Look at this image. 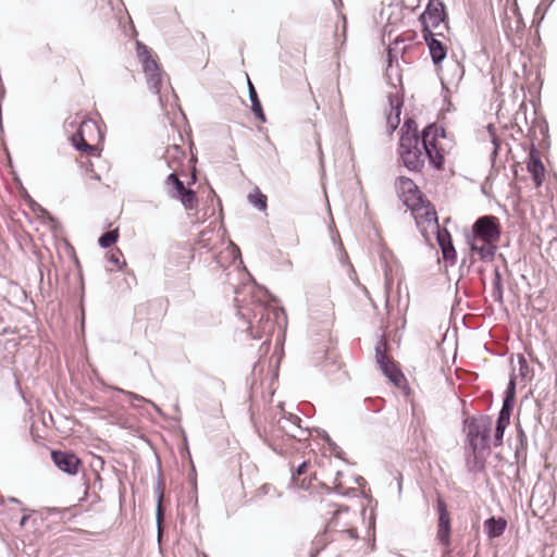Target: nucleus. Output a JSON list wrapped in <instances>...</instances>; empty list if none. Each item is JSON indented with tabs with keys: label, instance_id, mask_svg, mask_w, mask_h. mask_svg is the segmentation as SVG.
I'll list each match as a JSON object with an SVG mask.
<instances>
[{
	"label": "nucleus",
	"instance_id": "f257e3e1",
	"mask_svg": "<svg viewBox=\"0 0 557 557\" xmlns=\"http://www.w3.org/2000/svg\"><path fill=\"white\" fill-rule=\"evenodd\" d=\"M493 424V418L488 414H474L462 419V429L466 433L465 463L469 473L485 472L492 447L498 448L504 444V436L500 444H495V430L492 435Z\"/></svg>",
	"mask_w": 557,
	"mask_h": 557
},
{
	"label": "nucleus",
	"instance_id": "f03ea898",
	"mask_svg": "<svg viewBox=\"0 0 557 557\" xmlns=\"http://www.w3.org/2000/svg\"><path fill=\"white\" fill-rule=\"evenodd\" d=\"M237 308V315L246 324V333L252 339H261L265 336L261 347H265V351L271 345V335L273 334L280 318L286 320V313L283 307H272L262 300H253L246 305H240L238 298L234 299Z\"/></svg>",
	"mask_w": 557,
	"mask_h": 557
},
{
	"label": "nucleus",
	"instance_id": "7ed1b4c3",
	"mask_svg": "<svg viewBox=\"0 0 557 557\" xmlns=\"http://www.w3.org/2000/svg\"><path fill=\"white\" fill-rule=\"evenodd\" d=\"M184 154V151L177 145H173L166 149L164 160L173 172L168 175L165 186L168 194L172 198L178 199L185 209H194V207L197 206V196L191 188L185 186V183L180 180L176 173Z\"/></svg>",
	"mask_w": 557,
	"mask_h": 557
},
{
	"label": "nucleus",
	"instance_id": "20e7f679",
	"mask_svg": "<svg viewBox=\"0 0 557 557\" xmlns=\"http://www.w3.org/2000/svg\"><path fill=\"white\" fill-rule=\"evenodd\" d=\"M187 219L191 224H200L210 220L209 224L198 233L196 245L199 250L203 249L206 253H209L224 238L226 230L223 225V211H218V215H215V211H212L210 215H208V211L187 212Z\"/></svg>",
	"mask_w": 557,
	"mask_h": 557
},
{
	"label": "nucleus",
	"instance_id": "39448f33",
	"mask_svg": "<svg viewBox=\"0 0 557 557\" xmlns=\"http://www.w3.org/2000/svg\"><path fill=\"white\" fill-rule=\"evenodd\" d=\"M137 57L143 65V71L147 78V85L151 92L159 95V101L163 106V97L161 95V85L163 82L162 70L157 60L151 55V51L141 41L136 42Z\"/></svg>",
	"mask_w": 557,
	"mask_h": 557
},
{
	"label": "nucleus",
	"instance_id": "423d86ee",
	"mask_svg": "<svg viewBox=\"0 0 557 557\" xmlns=\"http://www.w3.org/2000/svg\"><path fill=\"white\" fill-rule=\"evenodd\" d=\"M422 218L428 226H431L432 233L435 235L443 260L449 265H455L457 263V250L454 246L451 234L446 228L441 227L437 211H424Z\"/></svg>",
	"mask_w": 557,
	"mask_h": 557
},
{
	"label": "nucleus",
	"instance_id": "0eeeda50",
	"mask_svg": "<svg viewBox=\"0 0 557 557\" xmlns=\"http://www.w3.org/2000/svg\"><path fill=\"white\" fill-rule=\"evenodd\" d=\"M386 344L384 333H382L374 346L375 361L383 375L396 387L401 388L407 385V380L398 367L397 362L385 352Z\"/></svg>",
	"mask_w": 557,
	"mask_h": 557
},
{
	"label": "nucleus",
	"instance_id": "6e6552de",
	"mask_svg": "<svg viewBox=\"0 0 557 557\" xmlns=\"http://www.w3.org/2000/svg\"><path fill=\"white\" fill-rule=\"evenodd\" d=\"M516 376L511 374L506 389L504 391L502 407L495 421V444L502 443V436L505 435V432L510 424V418L516 403Z\"/></svg>",
	"mask_w": 557,
	"mask_h": 557
},
{
	"label": "nucleus",
	"instance_id": "1a4fd4ad",
	"mask_svg": "<svg viewBox=\"0 0 557 557\" xmlns=\"http://www.w3.org/2000/svg\"><path fill=\"white\" fill-rule=\"evenodd\" d=\"M502 227L499 220L494 215H482L472 224L471 234L467 235V240L480 242H499Z\"/></svg>",
	"mask_w": 557,
	"mask_h": 557
},
{
	"label": "nucleus",
	"instance_id": "9d476101",
	"mask_svg": "<svg viewBox=\"0 0 557 557\" xmlns=\"http://www.w3.org/2000/svg\"><path fill=\"white\" fill-rule=\"evenodd\" d=\"M421 146L424 151V159L428 158L429 164L435 170H442L445 158L437 147V126L435 123L428 124L421 131Z\"/></svg>",
	"mask_w": 557,
	"mask_h": 557
},
{
	"label": "nucleus",
	"instance_id": "9b49d317",
	"mask_svg": "<svg viewBox=\"0 0 557 557\" xmlns=\"http://www.w3.org/2000/svg\"><path fill=\"white\" fill-rule=\"evenodd\" d=\"M399 198L406 209H434L433 205L419 190L411 178L399 177L397 181Z\"/></svg>",
	"mask_w": 557,
	"mask_h": 557
},
{
	"label": "nucleus",
	"instance_id": "f8f14e48",
	"mask_svg": "<svg viewBox=\"0 0 557 557\" xmlns=\"http://www.w3.org/2000/svg\"><path fill=\"white\" fill-rule=\"evenodd\" d=\"M448 20L446 5L442 0H429L424 11L419 15L421 32L428 26L431 30Z\"/></svg>",
	"mask_w": 557,
	"mask_h": 557
},
{
	"label": "nucleus",
	"instance_id": "ddd939ff",
	"mask_svg": "<svg viewBox=\"0 0 557 557\" xmlns=\"http://www.w3.org/2000/svg\"><path fill=\"white\" fill-rule=\"evenodd\" d=\"M419 141H410V145L399 143V158L410 172H420L424 168V151Z\"/></svg>",
	"mask_w": 557,
	"mask_h": 557
},
{
	"label": "nucleus",
	"instance_id": "4468645a",
	"mask_svg": "<svg viewBox=\"0 0 557 557\" xmlns=\"http://www.w3.org/2000/svg\"><path fill=\"white\" fill-rule=\"evenodd\" d=\"M436 510L438 513L436 540L444 547L451 545V518L447 504L442 495H437Z\"/></svg>",
	"mask_w": 557,
	"mask_h": 557
},
{
	"label": "nucleus",
	"instance_id": "2eb2a0df",
	"mask_svg": "<svg viewBox=\"0 0 557 557\" xmlns=\"http://www.w3.org/2000/svg\"><path fill=\"white\" fill-rule=\"evenodd\" d=\"M422 38L426 45L431 61L435 67H441L443 61L447 57V46L437 37L443 36L442 33H434L428 26L421 32Z\"/></svg>",
	"mask_w": 557,
	"mask_h": 557
},
{
	"label": "nucleus",
	"instance_id": "dca6fc26",
	"mask_svg": "<svg viewBox=\"0 0 557 557\" xmlns=\"http://www.w3.org/2000/svg\"><path fill=\"white\" fill-rule=\"evenodd\" d=\"M51 460L54 466L69 475H76L82 467V460L77 455L70 450H51Z\"/></svg>",
	"mask_w": 557,
	"mask_h": 557
},
{
	"label": "nucleus",
	"instance_id": "f3484780",
	"mask_svg": "<svg viewBox=\"0 0 557 557\" xmlns=\"http://www.w3.org/2000/svg\"><path fill=\"white\" fill-rule=\"evenodd\" d=\"M91 120L81 122L79 128L71 136L72 146L79 152L91 157H100V149L97 145L89 144L84 136L85 128H96Z\"/></svg>",
	"mask_w": 557,
	"mask_h": 557
},
{
	"label": "nucleus",
	"instance_id": "a211bd4d",
	"mask_svg": "<svg viewBox=\"0 0 557 557\" xmlns=\"http://www.w3.org/2000/svg\"><path fill=\"white\" fill-rule=\"evenodd\" d=\"M17 212L18 211H9L10 218L13 219ZM21 212L27 219H30V214H34L40 221L41 225L48 227V230L52 233V236L54 238H59V237L63 236L64 228L62 226V223L54 215H52L50 211H21Z\"/></svg>",
	"mask_w": 557,
	"mask_h": 557
},
{
	"label": "nucleus",
	"instance_id": "6ab92c4d",
	"mask_svg": "<svg viewBox=\"0 0 557 557\" xmlns=\"http://www.w3.org/2000/svg\"><path fill=\"white\" fill-rule=\"evenodd\" d=\"M528 172L531 174L533 182L536 185H541L545 175V168L541 160L540 152L535 146V144H531L528 162H527Z\"/></svg>",
	"mask_w": 557,
	"mask_h": 557
},
{
	"label": "nucleus",
	"instance_id": "aec40b11",
	"mask_svg": "<svg viewBox=\"0 0 557 557\" xmlns=\"http://www.w3.org/2000/svg\"><path fill=\"white\" fill-rule=\"evenodd\" d=\"M239 258H240L239 248L234 243L230 242L227 247L223 251H220L219 253L211 255L210 265L212 263H214L215 267H213L212 270L221 268V269H223V271H225L230 263L235 262Z\"/></svg>",
	"mask_w": 557,
	"mask_h": 557
},
{
	"label": "nucleus",
	"instance_id": "412c9836",
	"mask_svg": "<svg viewBox=\"0 0 557 557\" xmlns=\"http://www.w3.org/2000/svg\"><path fill=\"white\" fill-rule=\"evenodd\" d=\"M388 102L391 106V113L386 117L387 129L389 134H393L400 123V114L404 106L403 94L396 92V95H388Z\"/></svg>",
	"mask_w": 557,
	"mask_h": 557
},
{
	"label": "nucleus",
	"instance_id": "4be33fe9",
	"mask_svg": "<svg viewBox=\"0 0 557 557\" xmlns=\"http://www.w3.org/2000/svg\"><path fill=\"white\" fill-rule=\"evenodd\" d=\"M480 240H467V244L469 246V250L471 253H476L481 261L483 262H491L493 261L496 251L498 249L497 243L498 242H481L482 244L479 245Z\"/></svg>",
	"mask_w": 557,
	"mask_h": 557
},
{
	"label": "nucleus",
	"instance_id": "5701e85b",
	"mask_svg": "<svg viewBox=\"0 0 557 557\" xmlns=\"http://www.w3.org/2000/svg\"><path fill=\"white\" fill-rule=\"evenodd\" d=\"M508 522L503 516H491L483 522V530L488 540L500 537L506 529Z\"/></svg>",
	"mask_w": 557,
	"mask_h": 557
},
{
	"label": "nucleus",
	"instance_id": "b1692460",
	"mask_svg": "<svg viewBox=\"0 0 557 557\" xmlns=\"http://www.w3.org/2000/svg\"><path fill=\"white\" fill-rule=\"evenodd\" d=\"M516 432H517V445L515 448V459L516 463H527V449H528V437L525 433V429L520 419H518L516 423Z\"/></svg>",
	"mask_w": 557,
	"mask_h": 557
},
{
	"label": "nucleus",
	"instance_id": "393cba45",
	"mask_svg": "<svg viewBox=\"0 0 557 557\" xmlns=\"http://www.w3.org/2000/svg\"><path fill=\"white\" fill-rule=\"evenodd\" d=\"M542 409L543 404L540 398H536L534 401V409L532 410V414L528 418H524V429H528L532 436L535 437L542 428Z\"/></svg>",
	"mask_w": 557,
	"mask_h": 557
},
{
	"label": "nucleus",
	"instance_id": "a878e982",
	"mask_svg": "<svg viewBox=\"0 0 557 557\" xmlns=\"http://www.w3.org/2000/svg\"><path fill=\"white\" fill-rule=\"evenodd\" d=\"M421 143V132H418V124L412 117H406L400 128L399 143L410 145V141Z\"/></svg>",
	"mask_w": 557,
	"mask_h": 557
},
{
	"label": "nucleus",
	"instance_id": "bb28decb",
	"mask_svg": "<svg viewBox=\"0 0 557 557\" xmlns=\"http://www.w3.org/2000/svg\"><path fill=\"white\" fill-rule=\"evenodd\" d=\"M494 277H493V290H492V297L494 301L498 304L504 302V290H503V277L502 273L499 271L498 265L494 268L493 271Z\"/></svg>",
	"mask_w": 557,
	"mask_h": 557
},
{
	"label": "nucleus",
	"instance_id": "cd10ccee",
	"mask_svg": "<svg viewBox=\"0 0 557 557\" xmlns=\"http://www.w3.org/2000/svg\"><path fill=\"white\" fill-rule=\"evenodd\" d=\"M120 238L119 227L110 228L109 231L102 233L98 238V245L102 249L111 248L113 245L117 243Z\"/></svg>",
	"mask_w": 557,
	"mask_h": 557
},
{
	"label": "nucleus",
	"instance_id": "c85d7f7f",
	"mask_svg": "<svg viewBox=\"0 0 557 557\" xmlns=\"http://www.w3.org/2000/svg\"><path fill=\"white\" fill-rule=\"evenodd\" d=\"M418 212L419 211H410V218L414 220L416 225L424 240L430 243L431 235H434V233H432L431 226H428V224L424 222V219L422 218L423 214H418Z\"/></svg>",
	"mask_w": 557,
	"mask_h": 557
},
{
	"label": "nucleus",
	"instance_id": "c756f323",
	"mask_svg": "<svg viewBox=\"0 0 557 557\" xmlns=\"http://www.w3.org/2000/svg\"><path fill=\"white\" fill-rule=\"evenodd\" d=\"M248 201L257 209L268 208V197L260 190L259 187H255L252 191L248 194Z\"/></svg>",
	"mask_w": 557,
	"mask_h": 557
},
{
	"label": "nucleus",
	"instance_id": "7c9ffc66",
	"mask_svg": "<svg viewBox=\"0 0 557 557\" xmlns=\"http://www.w3.org/2000/svg\"><path fill=\"white\" fill-rule=\"evenodd\" d=\"M249 100L251 103V113L258 120L260 123H265L267 117L262 108V103L259 99L258 92H253L251 96H249Z\"/></svg>",
	"mask_w": 557,
	"mask_h": 557
},
{
	"label": "nucleus",
	"instance_id": "2f4dec72",
	"mask_svg": "<svg viewBox=\"0 0 557 557\" xmlns=\"http://www.w3.org/2000/svg\"><path fill=\"white\" fill-rule=\"evenodd\" d=\"M110 388L116 393L125 395L129 399V403L132 404V406H134V404H133L134 401H147L154 406V404L152 401L147 400L144 396L138 395L134 392L125 391V389H123L121 387H116V386H110Z\"/></svg>",
	"mask_w": 557,
	"mask_h": 557
},
{
	"label": "nucleus",
	"instance_id": "473e14b6",
	"mask_svg": "<svg viewBox=\"0 0 557 557\" xmlns=\"http://www.w3.org/2000/svg\"><path fill=\"white\" fill-rule=\"evenodd\" d=\"M120 257H123V255L119 248H115L114 250H110L107 253L108 261L121 270L124 265H126V262L124 260L121 261Z\"/></svg>",
	"mask_w": 557,
	"mask_h": 557
},
{
	"label": "nucleus",
	"instance_id": "72a5a7b5",
	"mask_svg": "<svg viewBox=\"0 0 557 557\" xmlns=\"http://www.w3.org/2000/svg\"><path fill=\"white\" fill-rule=\"evenodd\" d=\"M487 131L488 133L492 135V144H493V151L491 153V158L492 160L494 161V159L496 158L497 153H498V150H499V147H500V141L499 139L496 137L495 135V128L492 124H488L487 126Z\"/></svg>",
	"mask_w": 557,
	"mask_h": 557
},
{
	"label": "nucleus",
	"instance_id": "f704fd0d",
	"mask_svg": "<svg viewBox=\"0 0 557 557\" xmlns=\"http://www.w3.org/2000/svg\"><path fill=\"white\" fill-rule=\"evenodd\" d=\"M331 506L336 507V509L332 512V517L326 524V529L336 523V520L342 512H347L349 510V507L346 505L337 506L335 504H331Z\"/></svg>",
	"mask_w": 557,
	"mask_h": 557
},
{
	"label": "nucleus",
	"instance_id": "c9c22d12",
	"mask_svg": "<svg viewBox=\"0 0 557 557\" xmlns=\"http://www.w3.org/2000/svg\"><path fill=\"white\" fill-rule=\"evenodd\" d=\"M165 518V508L162 506V503H157L156 506V520L158 528V537H160L161 532V521Z\"/></svg>",
	"mask_w": 557,
	"mask_h": 557
},
{
	"label": "nucleus",
	"instance_id": "e433bc0d",
	"mask_svg": "<svg viewBox=\"0 0 557 557\" xmlns=\"http://www.w3.org/2000/svg\"><path fill=\"white\" fill-rule=\"evenodd\" d=\"M518 364H519V375L521 377H525L529 373L530 368H529L527 358L522 354L518 355Z\"/></svg>",
	"mask_w": 557,
	"mask_h": 557
},
{
	"label": "nucleus",
	"instance_id": "4c0bfd02",
	"mask_svg": "<svg viewBox=\"0 0 557 557\" xmlns=\"http://www.w3.org/2000/svg\"><path fill=\"white\" fill-rule=\"evenodd\" d=\"M327 449L335 456V458L346 461L345 451L334 441L327 445Z\"/></svg>",
	"mask_w": 557,
	"mask_h": 557
},
{
	"label": "nucleus",
	"instance_id": "58836bf2",
	"mask_svg": "<svg viewBox=\"0 0 557 557\" xmlns=\"http://www.w3.org/2000/svg\"><path fill=\"white\" fill-rule=\"evenodd\" d=\"M74 508H75V506L61 508V512H58L60 521L63 523L71 521L72 518H74L76 516V513H71Z\"/></svg>",
	"mask_w": 557,
	"mask_h": 557
},
{
	"label": "nucleus",
	"instance_id": "ea45409f",
	"mask_svg": "<svg viewBox=\"0 0 557 557\" xmlns=\"http://www.w3.org/2000/svg\"><path fill=\"white\" fill-rule=\"evenodd\" d=\"M160 472H161V469L159 467L158 468V479H157V483L154 486L157 503H162V499H163L162 480L160 476Z\"/></svg>",
	"mask_w": 557,
	"mask_h": 557
},
{
	"label": "nucleus",
	"instance_id": "a19ab883",
	"mask_svg": "<svg viewBox=\"0 0 557 557\" xmlns=\"http://www.w3.org/2000/svg\"><path fill=\"white\" fill-rule=\"evenodd\" d=\"M308 467H309V461L305 460L301 463H299L297 466V468L292 472V480L296 481L297 476L305 474L308 470Z\"/></svg>",
	"mask_w": 557,
	"mask_h": 557
},
{
	"label": "nucleus",
	"instance_id": "79ce46f5",
	"mask_svg": "<svg viewBox=\"0 0 557 557\" xmlns=\"http://www.w3.org/2000/svg\"><path fill=\"white\" fill-rule=\"evenodd\" d=\"M58 512H61V508L59 507H44L40 510H37V513H40L41 519H45L52 515H58Z\"/></svg>",
	"mask_w": 557,
	"mask_h": 557
},
{
	"label": "nucleus",
	"instance_id": "37998d69",
	"mask_svg": "<svg viewBox=\"0 0 557 557\" xmlns=\"http://www.w3.org/2000/svg\"><path fill=\"white\" fill-rule=\"evenodd\" d=\"M339 488H341V486L335 485L333 488H331V487H326V491H327L329 493H331V492H335L336 494H339V495H342V496H355V495H356V493H357V490H356V488H354V487H349V488H347L345 492H341V490H339Z\"/></svg>",
	"mask_w": 557,
	"mask_h": 557
},
{
	"label": "nucleus",
	"instance_id": "c03bdc74",
	"mask_svg": "<svg viewBox=\"0 0 557 557\" xmlns=\"http://www.w3.org/2000/svg\"><path fill=\"white\" fill-rule=\"evenodd\" d=\"M327 213H329V218H330L329 230H330V233H331L333 242L336 243V237L339 238V234H338V232L336 231V227H335V222H334V218H333V214H332V210H329Z\"/></svg>",
	"mask_w": 557,
	"mask_h": 557
},
{
	"label": "nucleus",
	"instance_id": "a18cd8bd",
	"mask_svg": "<svg viewBox=\"0 0 557 557\" xmlns=\"http://www.w3.org/2000/svg\"><path fill=\"white\" fill-rule=\"evenodd\" d=\"M23 516L20 520V527L23 528L27 521L30 519L32 515L37 513V510L35 509H28V508H22Z\"/></svg>",
	"mask_w": 557,
	"mask_h": 557
},
{
	"label": "nucleus",
	"instance_id": "49530a36",
	"mask_svg": "<svg viewBox=\"0 0 557 557\" xmlns=\"http://www.w3.org/2000/svg\"><path fill=\"white\" fill-rule=\"evenodd\" d=\"M392 75H393V66H392V62H391V50L388 49V65L386 69V76L388 77L389 84L394 88H396V84L393 82Z\"/></svg>",
	"mask_w": 557,
	"mask_h": 557
},
{
	"label": "nucleus",
	"instance_id": "de8ad7c7",
	"mask_svg": "<svg viewBox=\"0 0 557 557\" xmlns=\"http://www.w3.org/2000/svg\"><path fill=\"white\" fill-rule=\"evenodd\" d=\"M317 432L326 445H329L333 441L325 430L318 429Z\"/></svg>",
	"mask_w": 557,
	"mask_h": 557
},
{
	"label": "nucleus",
	"instance_id": "09e8293b",
	"mask_svg": "<svg viewBox=\"0 0 557 557\" xmlns=\"http://www.w3.org/2000/svg\"><path fill=\"white\" fill-rule=\"evenodd\" d=\"M78 534H81L85 540H90L94 535H96L95 532L84 530V529H76L75 530Z\"/></svg>",
	"mask_w": 557,
	"mask_h": 557
},
{
	"label": "nucleus",
	"instance_id": "8fccbe9b",
	"mask_svg": "<svg viewBox=\"0 0 557 557\" xmlns=\"http://www.w3.org/2000/svg\"><path fill=\"white\" fill-rule=\"evenodd\" d=\"M65 248L71 258L75 257V255H76L75 248L67 240H65Z\"/></svg>",
	"mask_w": 557,
	"mask_h": 557
},
{
	"label": "nucleus",
	"instance_id": "3c124183",
	"mask_svg": "<svg viewBox=\"0 0 557 557\" xmlns=\"http://www.w3.org/2000/svg\"><path fill=\"white\" fill-rule=\"evenodd\" d=\"M247 87H248V97L251 96L253 92H257L252 82L250 81L249 76H247Z\"/></svg>",
	"mask_w": 557,
	"mask_h": 557
},
{
	"label": "nucleus",
	"instance_id": "603ef678",
	"mask_svg": "<svg viewBox=\"0 0 557 557\" xmlns=\"http://www.w3.org/2000/svg\"><path fill=\"white\" fill-rule=\"evenodd\" d=\"M247 87H248V97L251 96L253 92H257L252 82L250 81L249 76H247Z\"/></svg>",
	"mask_w": 557,
	"mask_h": 557
},
{
	"label": "nucleus",
	"instance_id": "864d4df0",
	"mask_svg": "<svg viewBox=\"0 0 557 557\" xmlns=\"http://www.w3.org/2000/svg\"><path fill=\"white\" fill-rule=\"evenodd\" d=\"M396 480H397L398 493L400 494L403 491V475L400 472H398Z\"/></svg>",
	"mask_w": 557,
	"mask_h": 557
},
{
	"label": "nucleus",
	"instance_id": "5fc2aeb1",
	"mask_svg": "<svg viewBox=\"0 0 557 557\" xmlns=\"http://www.w3.org/2000/svg\"><path fill=\"white\" fill-rule=\"evenodd\" d=\"M29 206H30V209H39V210L45 209L44 207L38 205L35 200H33L30 197H29Z\"/></svg>",
	"mask_w": 557,
	"mask_h": 557
},
{
	"label": "nucleus",
	"instance_id": "6e6d98bb",
	"mask_svg": "<svg viewBox=\"0 0 557 557\" xmlns=\"http://www.w3.org/2000/svg\"><path fill=\"white\" fill-rule=\"evenodd\" d=\"M476 272L480 275L482 283L485 284V278H484L485 269L483 267H479L476 269Z\"/></svg>",
	"mask_w": 557,
	"mask_h": 557
},
{
	"label": "nucleus",
	"instance_id": "4d7b16f0",
	"mask_svg": "<svg viewBox=\"0 0 557 557\" xmlns=\"http://www.w3.org/2000/svg\"><path fill=\"white\" fill-rule=\"evenodd\" d=\"M73 262L75 263L77 270H81V262L78 257L75 255V257H72Z\"/></svg>",
	"mask_w": 557,
	"mask_h": 557
},
{
	"label": "nucleus",
	"instance_id": "13d9d810",
	"mask_svg": "<svg viewBox=\"0 0 557 557\" xmlns=\"http://www.w3.org/2000/svg\"><path fill=\"white\" fill-rule=\"evenodd\" d=\"M395 77L400 86V88L403 89V85H401V75L398 73V71L396 70L395 71Z\"/></svg>",
	"mask_w": 557,
	"mask_h": 557
},
{
	"label": "nucleus",
	"instance_id": "bf43d9fd",
	"mask_svg": "<svg viewBox=\"0 0 557 557\" xmlns=\"http://www.w3.org/2000/svg\"><path fill=\"white\" fill-rule=\"evenodd\" d=\"M196 181H197V175H196V172L194 171L190 174V181L188 182V184H194V183H196Z\"/></svg>",
	"mask_w": 557,
	"mask_h": 557
},
{
	"label": "nucleus",
	"instance_id": "052dcab7",
	"mask_svg": "<svg viewBox=\"0 0 557 557\" xmlns=\"http://www.w3.org/2000/svg\"><path fill=\"white\" fill-rule=\"evenodd\" d=\"M355 482L358 484V485H361L364 483V479L360 475L356 476L355 478Z\"/></svg>",
	"mask_w": 557,
	"mask_h": 557
},
{
	"label": "nucleus",
	"instance_id": "680f3d73",
	"mask_svg": "<svg viewBox=\"0 0 557 557\" xmlns=\"http://www.w3.org/2000/svg\"><path fill=\"white\" fill-rule=\"evenodd\" d=\"M8 500L13 504H22V502L16 497H9Z\"/></svg>",
	"mask_w": 557,
	"mask_h": 557
},
{
	"label": "nucleus",
	"instance_id": "e2e57ef3",
	"mask_svg": "<svg viewBox=\"0 0 557 557\" xmlns=\"http://www.w3.org/2000/svg\"><path fill=\"white\" fill-rule=\"evenodd\" d=\"M264 294L267 297H269L272 301H276V298L270 294V292L268 289L264 288Z\"/></svg>",
	"mask_w": 557,
	"mask_h": 557
},
{
	"label": "nucleus",
	"instance_id": "0e129e2a",
	"mask_svg": "<svg viewBox=\"0 0 557 557\" xmlns=\"http://www.w3.org/2000/svg\"><path fill=\"white\" fill-rule=\"evenodd\" d=\"M445 134H446V133H445V129H444V128H441V129H438V128H437V138H438V137H443V138H444V137H445Z\"/></svg>",
	"mask_w": 557,
	"mask_h": 557
},
{
	"label": "nucleus",
	"instance_id": "69168bd1",
	"mask_svg": "<svg viewBox=\"0 0 557 557\" xmlns=\"http://www.w3.org/2000/svg\"><path fill=\"white\" fill-rule=\"evenodd\" d=\"M292 421L294 423H299L301 421V419L298 416L292 414Z\"/></svg>",
	"mask_w": 557,
	"mask_h": 557
},
{
	"label": "nucleus",
	"instance_id": "338daca9",
	"mask_svg": "<svg viewBox=\"0 0 557 557\" xmlns=\"http://www.w3.org/2000/svg\"><path fill=\"white\" fill-rule=\"evenodd\" d=\"M465 264H466V259H462L461 264H460V268H459V270H460V275H461V276L463 275V268H465Z\"/></svg>",
	"mask_w": 557,
	"mask_h": 557
},
{
	"label": "nucleus",
	"instance_id": "774afa93",
	"mask_svg": "<svg viewBox=\"0 0 557 557\" xmlns=\"http://www.w3.org/2000/svg\"><path fill=\"white\" fill-rule=\"evenodd\" d=\"M414 5L412 7V11L420 7L421 0H413Z\"/></svg>",
	"mask_w": 557,
	"mask_h": 557
}]
</instances>
